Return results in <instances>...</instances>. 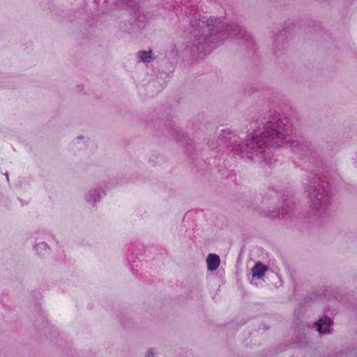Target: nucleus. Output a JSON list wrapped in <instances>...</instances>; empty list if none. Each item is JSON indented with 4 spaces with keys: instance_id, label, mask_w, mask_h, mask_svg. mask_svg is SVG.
I'll return each mask as SVG.
<instances>
[{
    "instance_id": "nucleus-1",
    "label": "nucleus",
    "mask_w": 357,
    "mask_h": 357,
    "mask_svg": "<svg viewBox=\"0 0 357 357\" xmlns=\"http://www.w3.org/2000/svg\"><path fill=\"white\" fill-rule=\"evenodd\" d=\"M251 135L241 142L236 131L223 129L218 137V142L208 144L211 149L218 144L225 145L227 151L233 155L247 157L253 161L271 165L275 161L271 148L289 146L291 151L301 158L313 162L317 156L316 150L311 142L303 137L292 139V128L289 120L274 111L269 110L258 119Z\"/></svg>"
},
{
    "instance_id": "nucleus-2",
    "label": "nucleus",
    "mask_w": 357,
    "mask_h": 357,
    "mask_svg": "<svg viewBox=\"0 0 357 357\" xmlns=\"http://www.w3.org/2000/svg\"><path fill=\"white\" fill-rule=\"evenodd\" d=\"M186 31L197 51L205 54L216 47L226 35L244 39L248 48H252L255 45L250 34L236 23L221 25L220 20L213 17H194Z\"/></svg>"
},
{
    "instance_id": "nucleus-3",
    "label": "nucleus",
    "mask_w": 357,
    "mask_h": 357,
    "mask_svg": "<svg viewBox=\"0 0 357 357\" xmlns=\"http://www.w3.org/2000/svg\"><path fill=\"white\" fill-rule=\"evenodd\" d=\"M303 185L314 215L318 218L327 217L331 203L328 182L310 172Z\"/></svg>"
},
{
    "instance_id": "nucleus-4",
    "label": "nucleus",
    "mask_w": 357,
    "mask_h": 357,
    "mask_svg": "<svg viewBox=\"0 0 357 357\" xmlns=\"http://www.w3.org/2000/svg\"><path fill=\"white\" fill-rule=\"evenodd\" d=\"M263 202L267 205L279 204L272 209L268 208V215L273 218L280 219L284 218V215L289 214L294 208V197L289 192L281 195L280 192L269 189L263 198Z\"/></svg>"
},
{
    "instance_id": "nucleus-5",
    "label": "nucleus",
    "mask_w": 357,
    "mask_h": 357,
    "mask_svg": "<svg viewBox=\"0 0 357 357\" xmlns=\"http://www.w3.org/2000/svg\"><path fill=\"white\" fill-rule=\"evenodd\" d=\"M169 132L172 134V136L174 139L179 142H183V144L185 146V151L188 154L191 155V151L195 149V142L193 139H187L185 140V136L184 132L181 129L175 128L174 125L169 124Z\"/></svg>"
},
{
    "instance_id": "nucleus-6",
    "label": "nucleus",
    "mask_w": 357,
    "mask_h": 357,
    "mask_svg": "<svg viewBox=\"0 0 357 357\" xmlns=\"http://www.w3.org/2000/svg\"><path fill=\"white\" fill-rule=\"evenodd\" d=\"M286 31L282 30L277 33L273 43V53L277 56H280L287 48Z\"/></svg>"
},
{
    "instance_id": "nucleus-7",
    "label": "nucleus",
    "mask_w": 357,
    "mask_h": 357,
    "mask_svg": "<svg viewBox=\"0 0 357 357\" xmlns=\"http://www.w3.org/2000/svg\"><path fill=\"white\" fill-rule=\"evenodd\" d=\"M314 324L316 330L320 334H328L331 333V326L333 324V320L331 317L324 315L321 317Z\"/></svg>"
},
{
    "instance_id": "nucleus-8",
    "label": "nucleus",
    "mask_w": 357,
    "mask_h": 357,
    "mask_svg": "<svg viewBox=\"0 0 357 357\" xmlns=\"http://www.w3.org/2000/svg\"><path fill=\"white\" fill-rule=\"evenodd\" d=\"M102 194H104V192L100 188H94L86 194L85 199L86 202L94 206L96 202L100 200Z\"/></svg>"
},
{
    "instance_id": "nucleus-9",
    "label": "nucleus",
    "mask_w": 357,
    "mask_h": 357,
    "mask_svg": "<svg viewBox=\"0 0 357 357\" xmlns=\"http://www.w3.org/2000/svg\"><path fill=\"white\" fill-rule=\"evenodd\" d=\"M268 267L262 264L261 262L257 263L251 269L253 278L260 279L264 275Z\"/></svg>"
},
{
    "instance_id": "nucleus-10",
    "label": "nucleus",
    "mask_w": 357,
    "mask_h": 357,
    "mask_svg": "<svg viewBox=\"0 0 357 357\" xmlns=\"http://www.w3.org/2000/svg\"><path fill=\"white\" fill-rule=\"evenodd\" d=\"M220 259L215 254H209L206 259L207 267L210 271H215L220 265Z\"/></svg>"
},
{
    "instance_id": "nucleus-11",
    "label": "nucleus",
    "mask_w": 357,
    "mask_h": 357,
    "mask_svg": "<svg viewBox=\"0 0 357 357\" xmlns=\"http://www.w3.org/2000/svg\"><path fill=\"white\" fill-rule=\"evenodd\" d=\"M116 6L121 9L130 8L134 10L138 7L137 3L133 0H118L116 3Z\"/></svg>"
},
{
    "instance_id": "nucleus-12",
    "label": "nucleus",
    "mask_w": 357,
    "mask_h": 357,
    "mask_svg": "<svg viewBox=\"0 0 357 357\" xmlns=\"http://www.w3.org/2000/svg\"><path fill=\"white\" fill-rule=\"evenodd\" d=\"M152 51L150 50L149 51L141 50L137 52L138 59L144 63H149L152 60Z\"/></svg>"
},
{
    "instance_id": "nucleus-13",
    "label": "nucleus",
    "mask_w": 357,
    "mask_h": 357,
    "mask_svg": "<svg viewBox=\"0 0 357 357\" xmlns=\"http://www.w3.org/2000/svg\"><path fill=\"white\" fill-rule=\"evenodd\" d=\"M34 248L38 253V255L43 256L48 252L50 250V247L45 242H42L40 243H37L34 245Z\"/></svg>"
},
{
    "instance_id": "nucleus-14",
    "label": "nucleus",
    "mask_w": 357,
    "mask_h": 357,
    "mask_svg": "<svg viewBox=\"0 0 357 357\" xmlns=\"http://www.w3.org/2000/svg\"><path fill=\"white\" fill-rule=\"evenodd\" d=\"M146 357H155V354H154L153 349H151L148 351Z\"/></svg>"
},
{
    "instance_id": "nucleus-15",
    "label": "nucleus",
    "mask_w": 357,
    "mask_h": 357,
    "mask_svg": "<svg viewBox=\"0 0 357 357\" xmlns=\"http://www.w3.org/2000/svg\"><path fill=\"white\" fill-rule=\"evenodd\" d=\"M5 175H6V178H7V181H9V178H8V173H6Z\"/></svg>"
},
{
    "instance_id": "nucleus-16",
    "label": "nucleus",
    "mask_w": 357,
    "mask_h": 357,
    "mask_svg": "<svg viewBox=\"0 0 357 357\" xmlns=\"http://www.w3.org/2000/svg\"><path fill=\"white\" fill-rule=\"evenodd\" d=\"M82 136H79V137H77V139H82Z\"/></svg>"
}]
</instances>
